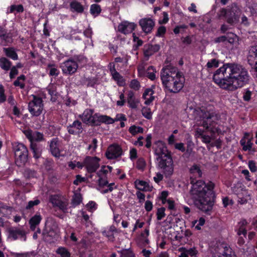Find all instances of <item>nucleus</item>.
<instances>
[{
	"label": "nucleus",
	"instance_id": "obj_42",
	"mask_svg": "<svg viewBox=\"0 0 257 257\" xmlns=\"http://www.w3.org/2000/svg\"><path fill=\"white\" fill-rule=\"evenodd\" d=\"M56 252L61 257H70L71 255L70 253L67 249L63 247H59L57 249Z\"/></svg>",
	"mask_w": 257,
	"mask_h": 257
},
{
	"label": "nucleus",
	"instance_id": "obj_52",
	"mask_svg": "<svg viewBox=\"0 0 257 257\" xmlns=\"http://www.w3.org/2000/svg\"><path fill=\"white\" fill-rule=\"evenodd\" d=\"M137 168L141 170H143L146 167V162L143 158H139L136 164Z\"/></svg>",
	"mask_w": 257,
	"mask_h": 257
},
{
	"label": "nucleus",
	"instance_id": "obj_59",
	"mask_svg": "<svg viewBox=\"0 0 257 257\" xmlns=\"http://www.w3.org/2000/svg\"><path fill=\"white\" fill-rule=\"evenodd\" d=\"M165 209L164 208L162 207L159 209H158L157 213V219L158 220H161L163 218L165 217Z\"/></svg>",
	"mask_w": 257,
	"mask_h": 257
},
{
	"label": "nucleus",
	"instance_id": "obj_56",
	"mask_svg": "<svg viewBox=\"0 0 257 257\" xmlns=\"http://www.w3.org/2000/svg\"><path fill=\"white\" fill-rule=\"evenodd\" d=\"M130 87L135 90H138L140 87V83L136 79L133 80L130 84Z\"/></svg>",
	"mask_w": 257,
	"mask_h": 257
},
{
	"label": "nucleus",
	"instance_id": "obj_6",
	"mask_svg": "<svg viewBox=\"0 0 257 257\" xmlns=\"http://www.w3.org/2000/svg\"><path fill=\"white\" fill-rule=\"evenodd\" d=\"M241 15V11L235 5H232L227 9H222L220 10L219 16L224 17L226 21L231 25L237 23Z\"/></svg>",
	"mask_w": 257,
	"mask_h": 257
},
{
	"label": "nucleus",
	"instance_id": "obj_36",
	"mask_svg": "<svg viewBox=\"0 0 257 257\" xmlns=\"http://www.w3.org/2000/svg\"><path fill=\"white\" fill-rule=\"evenodd\" d=\"M111 74L113 79L116 81L117 84L119 86H123L125 84V81L123 77L117 72L113 71Z\"/></svg>",
	"mask_w": 257,
	"mask_h": 257
},
{
	"label": "nucleus",
	"instance_id": "obj_33",
	"mask_svg": "<svg viewBox=\"0 0 257 257\" xmlns=\"http://www.w3.org/2000/svg\"><path fill=\"white\" fill-rule=\"evenodd\" d=\"M47 90L49 94L51 96V100L55 101L56 99L57 92L56 86L54 84H50L47 87Z\"/></svg>",
	"mask_w": 257,
	"mask_h": 257
},
{
	"label": "nucleus",
	"instance_id": "obj_7",
	"mask_svg": "<svg viewBox=\"0 0 257 257\" xmlns=\"http://www.w3.org/2000/svg\"><path fill=\"white\" fill-rule=\"evenodd\" d=\"M13 149L15 154L16 164L21 166L27 161L28 151L27 148L21 143H14Z\"/></svg>",
	"mask_w": 257,
	"mask_h": 257
},
{
	"label": "nucleus",
	"instance_id": "obj_27",
	"mask_svg": "<svg viewBox=\"0 0 257 257\" xmlns=\"http://www.w3.org/2000/svg\"><path fill=\"white\" fill-rule=\"evenodd\" d=\"M42 219V217L40 214H36L30 219V228L32 230H35L37 228Z\"/></svg>",
	"mask_w": 257,
	"mask_h": 257
},
{
	"label": "nucleus",
	"instance_id": "obj_55",
	"mask_svg": "<svg viewBox=\"0 0 257 257\" xmlns=\"http://www.w3.org/2000/svg\"><path fill=\"white\" fill-rule=\"evenodd\" d=\"M208 68L217 67L218 66V61L215 59H211L207 63Z\"/></svg>",
	"mask_w": 257,
	"mask_h": 257
},
{
	"label": "nucleus",
	"instance_id": "obj_24",
	"mask_svg": "<svg viewBox=\"0 0 257 257\" xmlns=\"http://www.w3.org/2000/svg\"><path fill=\"white\" fill-rule=\"evenodd\" d=\"M154 92L151 88L146 89L143 94V98L145 100L144 103L147 105H149L154 100Z\"/></svg>",
	"mask_w": 257,
	"mask_h": 257
},
{
	"label": "nucleus",
	"instance_id": "obj_64",
	"mask_svg": "<svg viewBox=\"0 0 257 257\" xmlns=\"http://www.w3.org/2000/svg\"><path fill=\"white\" fill-rule=\"evenodd\" d=\"M186 253H187V255H190V256H195L197 253L198 251L195 247L190 248L189 249H186L185 250Z\"/></svg>",
	"mask_w": 257,
	"mask_h": 257
},
{
	"label": "nucleus",
	"instance_id": "obj_29",
	"mask_svg": "<svg viewBox=\"0 0 257 257\" xmlns=\"http://www.w3.org/2000/svg\"><path fill=\"white\" fill-rule=\"evenodd\" d=\"M100 122H103L106 124H112L114 123V120L113 118L110 117V116L104 115H100L97 113V124Z\"/></svg>",
	"mask_w": 257,
	"mask_h": 257
},
{
	"label": "nucleus",
	"instance_id": "obj_1",
	"mask_svg": "<svg viewBox=\"0 0 257 257\" xmlns=\"http://www.w3.org/2000/svg\"><path fill=\"white\" fill-rule=\"evenodd\" d=\"M213 78L221 88L232 91L245 85L248 82L249 75L242 66L226 63L215 71Z\"/></svg>",
	"mask_w": 257,
	"mask_h": 257
},
{
	"label": "nucleus",
	"instance_id": "obj_51",
	"mask_svg": "<svg viewBox=\"0 0 257 257\" xmlns=\"http://www.w3.org/2000/svg\"><path fill=\"white\" fill-rule=\"evenodd\" d=\"M86 207L89 211L93 212L96 209L97 205L95 202L91 201L86 204Z\"/></svg>",
	"mask_w": 257,
	"mask_h": 257
},
{
	"label": "nucleus",
	"instance_id": "obj_58",
	"mask_svg": "<svg viewBox=\"0 0 257 257\" xmlns=\"http://www.w3.org/2000/svg\"><path fill=\"white\" fill-rule=\"evenodd\" d=\"M119 100L116 101V104L117 106H122L124 105V103L125 102L124 95L122 92L119 94Z\"/></svg>",
	"mask_w": 257,
	"mask_h": 257
},
{
	"label": "nucleus",
	"instance_id": "obj_44",
	"mask_svg": "<svg viewBox=\"0 0 257 257\" xmlns=\"http://www.w3.org/2000/svg\"><path fill=\"white\" fill-rule=\"evenodd\" d=\"M82 202V196L80 193L74 194L72 200V204L73 206L79 205Z\"/></svg>",
	"mask_w": 257,
	"mask_h": 257
},
{
	"label": "nucleus",
	"instance_id": "obj_2",
	"mask_svg": "<svg viewBox=\"0 0 257 257\" xmlns=\"http://www.w3.org/2000/svg\"><path fill=\"white\" fill-rule=\"evenodd\" d=\"M191 185L190 193L195 205L204 212L210 211L213 205L214 183L198 180L191 182Z\"/></svg>",
	"mask_w": 257,
	"mask_h": 257
},
{
	"label": "nucleus",
	"instance_id": "obj_22",
	"mask_svg": "<svg viewBox=\"0 0 257 257\" xmlns=\"http://www.w3.org/2000/svg\"><path fill=\"white\" fill-rule=\"evenodd\" d=\"M247 222L245 219H242L238 222L236 226V231L238 236L243 235L244 237H246L247 230L246 226Z\"/></svg>",
	"mask_w": 257,
	"mask_h": 257
},
{
	"label": "nucleus",
	"instance_id": "obj_15",
	"mask_svg": "<svg viewBox=\"0 0 257 257\" xmlns=\"http://www.w3.org/2000/svg\"><path fill=\"white\" fill-rule=\"evenodd\" d=\"M139 25L146 34L150 33L155 26V21L151 18H144L140 20Z\"/></svg>",
	"mask_w": 257,
	"mask_h": 257
},
{
	"label": "nucleus",
	"instance_id": "obj_40",
	"mask_svg": "<svg viewBox=\"0 0 257 257\" xmlns=\"http://www.w3.org/2000/svg\"><path fill=\"white\" fill-rule=\"evenodd\" d=\"M90 12L93 16L96 17L101 12L100 7L98 5L93 4L90 6Z\"/></svg>",
	"mask_w": 257,
	"mask_h": 257
},
{
	"label": "nucleus",
	"instance_id": "obj_10",
	"mask_svg": "<svg viewBox=\"0 0 257 257\" xmlns=\"http://www.w3.org/2000/svg\"><path fill=\"white\" fill-rule=\"evenodd\" d=\"M29 110L33 116H39L44 110V104L42 99L33 96V99L29 103Z\"/></svg>",
	"mask_w": 257,
	"mask_h": 257
},
{
	"label": "nucleus",
	"instance_id": "obj_16",
	"mask_svg": "<svg viewBox=\"0 0 257 257\" xmlns=\"http://www.w3.org/2000/svg\"><path fill=\"white\" fill-rule=\"evenodd\" d=\"M247 60L252 68L257 72V46L250 47Z\"/></svg>",
	"mask_w": 257,
	"mask_h": 257
},
{
	"label": "nucleus",
	"instance_id": "obj_19",
	"mask_svg": "<svg viewBox=\"0 0 257 257\" xmlns=\"http://www.w3.org/2000/svg\"><path fill=\"white\" fill-rule=\"evenodd\" d=\"M26 137L31 142V144H33L34 142L41 141L43 140V135L38 132H32L31 130H27L24 131Z\"/></svg>",
	"mask_w": 257,
	"mask_h": 257
},
{
	"label": "nucleus",
	"instance_id": "obj_39",
	"mask_svg": "<svg viewBox=\"0 0 257 257\" xmlns=\"http://www.w3.org/2000/svg\"><path fill=\"white\" fill-rule=\"evenodd\" d=\"M191 173L194 174L196 176L201 177L202 176V171L200 167L197 165H193L190 169Z\"/></svg>",
	"mask_w": 257,
	"mask_h": 257
},
{
	"label": "nucleus",
	"instance_id": "obj_20",
	"mask_svg": "<svg viewBox=\"0 0 257 257\" xmlns=\"http://www.w3.org/2000/svg\"><path fill=\"white\" fill-rule=\"evenodd\" d=\"M98 183L99 187H102L104 188V190L102 192L104 193L108 192V191H111L114 186V183H110L108 184L107 181L105 177L103 176L98 177Z\"/></svg>",
	"mask_w": 257,
	"mask_h": 257
},
{
	"label": "nucleus",
	"instance_id": "obj_12",
	"mask_svg": "<svg viewBox=\"0 0 257 257\" xmlns=\"http://www.w3.org/2000/svg\"><path fill=\"white\" fill-rule=\"evenodd\" d=\"M122 153V150L120 146L114 144L108 147L105 152V156L107 159L113 160L121 156Z\"/></svg>",
	"mask_w": 257,
	"mask_h": 257
},
{
	"label": "nucleus",
	"instance_id": "obj_18",
	"mask_svg": "<svg viewBox=\"0 0 257 257\" xmlns=\"http://www.w3.org/2000/svg\"><path fill=\"white\" fill-rule=\"evenodd\" d=\"M8 238L11 240H14L17 239H20L23 241L26 240V237L23 231L14 229L8 230Z\"/></svg>",
	"mask_w": 257,
	"mask_h": 257
},
{
	"label": "nucleus",
	"instance_id": "obj_37",
	"mask_svg": "<svg viewBox=\"0 0 257 257\" xmlns=\"http://www.w3.org/2000/svg\"><path fill=\"white\" fill-rule=\"evenodd\" d=\"M0 66L5 70H9L11 66V62L7 58L3 57L0 59Z\"/></svg>",
	"mask_w": 257,
	"mask_h": 257
},
{
	"label": "nucleus",
	"instance_id": "obj_45",
	"mask_svg": "<svg viewBox=\"0 0 257 257\" xmlns=\"http://www.w3.org/2000/svg\"><path fill=\"white\" fill-rule=\"evenodd\" d=\"M68 166L70 169L72 170L74 169L76 167L79 169H82L83 167L82 163L77 162L76 161L69 162L68 163Z\"/></svg>",
	"mask_w": 257,
	"mask_h": 257
},
{
	"label": "nucleus",
	"instance_id": "obj_4",
	"mask_svg": "<svg viewBox=\"0 0 257 257\" xmlns=\"http://www.w3.org/2000/svg\"><path fill=\"white\" fill-rule=\"evenodd\" d=\"M161 78L163 84L170 92H178L183 87L184 78L176 68H163Z\"/></svg>",
	"mask_w": 257,
	"mask_h": 257
},
{
	"label": "nucleus",
	"instance_id": "obj_48",
	"mask_svg": "<svg viewBox=\"0 0 257 257\" xmlns=\"http://www.w3.org/2000/svg\"><path fill=\"white\" fill-rule=\"evenodd\" d=\"M31 148L33 151L34 157L36 159L39 158L41 156L40 150L34 144H31Z\"/></svg>",
	"mask_w": 257,
	"mask_h": 257
},
{
	"label": "nucleus",
	"instance_id": "obj_14",
	"mask_svg": "<svg viewBox=\"0 0 257 257\" xmlns=\"http://www.w3.org/2000/svg\"><path fill=\"white\" fill-rule=\"evenodd\" d=\"M61 67L64 73L70 75L76 71L78 64L74 60L69 59L62 63Z\"/></svg>",
	"mask_w": 257,
	"mask_h": 257
},
{
	"label": "nucleus",
	"instance_id": "obj_57",
	"mask_svg": "<svg viewBox=\"0 0 257 257\" xmlns=\"http://www.w3.org/2000/svg\"><path fill=\"white\" fill-rule=\"evenodd\" d=\"M166 32V27L164 26H160L157 30L156 36L157 37H162L164 35Z\"/></svg>",
	"mask_w": 257,
	"mask_h": 257
},
{
	"label": "nucleus",
	"instance_id": "obj_21",
	"mask_svg": "<svg viewBox=\"0 0 257 257\" xmlns=\"http://www.w3.org/2000/svg\"><path fill=\"white\" fill-rule=\"evenodd\" d=\"M127 102L128 107L132 109L137 108L140 103L139 99L135 97L134 93L132 91L128 92Z\"/></svg>",
	"mask_w": 257,
	"mask_h": 257
},
{
	"label": "nucleus",
	"instance_id": "obj_11",
	"mask_svg": "<svg viewBox=\"0 0 257 257\" xmlns=\"http://www.w3.org/2000/svg\"><path fill=\"white\" fill-rule=\"evenodd\" d=\"M50 201L54 206L58 207L63 211L66 212L68 205V200L65 197L58 195L51 196Z\"/></svg>",
	"mask_w": 257,
	"mask_h": 257
},
{
	"label": "nucleus",
	"instance_id": "obj_9",
	"mask_svg": "<svg viewBox=\"0 0 257 257\" xmlns=\"http://www.w3.org/2000/svg\"><path fill=\"white\" fill-rule=\"evenodd\" d=\"M213 255L214 257H236L230 246L224 242H219L217 245Z\"/></svg>",
	"mask_w": 257,
	"mask_h": 257
},
{
	"label": "nucleus",
	"instance_id": "obj_50",
	"mask_svg": "<svg viewBox=\"0 0 257 257\" xmlns=\"http://www.w3.org/2000/svg\"><path fill=\"white\" fill-rule=\"evenodd\" d=\"M120 257H135V256L131 250L124 249L120 252Z\"/></svg>",
	"mask_w": 257,
	"mask_h": 257
},
{
	"label": "nucleus",
	"instance_id": "obj_8",
	"mask_svg": "<svg viewBox=\"0 0 257 257\" xmlns=\"http://www.w3.org/2000/svg\"><path fill=\"white\" fill-rule=\"evenodd\" d=\"M100 159L97 157L87 156L84 159L82 164L87 172L90 174L87 177L88 178H91L93 176L91 174L95 173L98 169L100 166Z\"/></svg>",
	"mask_w": 257,
	"mask_h": 257
},
{
	"label": "nucleus",
	"instance_id": "obj_28",
	"mask_svg": "<svg viewBox=\"0 0 257 257\" xmlns=\"http://www.w3.org/2000/svg\"><path fill=\"white\" fill-rule=\"evenodd\" d=\"M57 139H53L50 143V147L52 154L55 157L60 156V151L58 148Z\"/></svg>",
	"mask_w": 257,
	"mask_h": 257
},
{
	"label": "nucleus",
	"instance_id": "obj_61",
	"mask_svg": "<svg viewBox=\"0 0 257 257\" xmlns=\"http://www.w3.org/2000/svg\"><path fill=\"white\" fill-rule=\"evenodd\" d=\"M248 166L251 172H255L256 171L257 168L256 166V163L254 161H249L248 163Z\"/></svg>",
	"mask_w": 257,
	"mask_h": 257
},
{
	"label": "nucleus",
	"instance_id": "obj_3",
	"mask_svg": "<svg viewBox=\"0 0 257 257\" xmlns=\"http://www.w3.org/2000/svg\"><path fill=\"white\" fill-rule=\"evenodd\" d=\"M189 112L191 113L193 118L196 121L197 125L202 126L213 134L211 137L203 135L201 137L203 143H209L212 140L215 139L214 135L215 133L218 134L221 133V130L213 120L215 114L214 108L213 106L209 105L206 107L202 106L200 108H189Z\"/></svg>",
	"mask_w": 257,
	"mask_h": 257
},
{
	"label": "nucleus",
	"instance_id": "obj_35",
	"mask_svg": "<svg viewBox=\"0 0 257 257\" xmlns=\"http://www.w3.org/2000/svg\"><path fill=\"white\" fill-rule=\"evenodd\" d=\"M240 144L242 147L243 150L244 151H250L253 145L251 139H248L247 142L244 139H241Z\"/></svg>",
	"mask_w": 257,
	"mask_h": 257
},
{
	"label": "nucleus",
	"instance_id": "obj_13",
	"mask_svg": "<svg viewBox=\"0 0 257 257\" xmlns=\"http://www.w3.org/2000/svg\"><path fill=\"white\" fill-rule=\"evenodd\" d=\"M97 113L93 114V110L91 109H85L79 117L82 121L88 124H97Z\"/></svg>",
	"mask_w": 257,
	"mask_h": 257
},
{
	"label": "nucleus",
	"instance_id": "obj_54",
	"mask_svg": "<svg viewBox=\"0 0 257 257\" xmlns=\"http://www.w3.org/2000/svg\"><path fill=\"white\" fill-rule=\"evenodd\" d=\"M169 195V192L167 191H163L160 194L159 198L162 201V202L163 204H165L166 203V201L168 200L167 199L168 196Z\"/></svg>",
	"mask_w": 257,
	"mask_h": 257
},
{
	"label": "nucleus",
	"instance_id": "obj_25",
	"mask_svg": "<svg viewBox=\"0 0 257 257\" xmlns=\"http://www.w3.org/2000/svg\"><path fill=\"white\" fill-rule=\"evenodd\" d=\"M135 183L136 188L138 190L144 191H151L153 189V186L147 182L136 180Z\"/></svg>",
	"mask_w": 257,
	"mask_h": 257
},
{
	"label": "nucleus",
	"instance_id": "obj_63",
	"mask_svg": "<svg viewBox=\"0 0 257 257\" xmlns=\"http://www.w3.org/2000/svg\"><path fill=\"white\" fill-rule=\"evenodd\" d=\"M40 203L39 199H35L34 200L30 201L28 202V205L26 206L27 209H31L33 206L38 205Z\"/></svg>",
	"mask_w": 257,
	"mask_h": 257
},
{
	"label": "nucleus",
	"instance_id": "obj_38",
	"mask_svg": "<svg viewBox=\"0 0 257 257\" xmlns=\"http://www.w3.org/2000/svg\"><path fill=\"white\" fill-rule=\"evenodd\" d=\"M112 167L109 166H103L101 168L100 171L97 173L98 177L103 176L106 175L112 171Z\"/></svg>",
	"mask_w": 257,
	"mask_h": 257
},
{
	"label": "nucleus",
	"instance_id": "obj_49",
	"mask_svg": "<svg viewBox=\"0 0 257 257\" xmlns=\"http://www.w3.org/2000/svg\"><path fill=\"white\" fill-rule=\"evenodd\" d=\"M25 80V76L21 75L19 77L18 79L14 82V85L16 86H20V88H23L24 87V83L23 81Z\"/></svg>",
	"mask_w": 257,
	"mask_h": 257
},
{
	"label": "nucleus",
	"instance_id": "obj_23",
	"mask_svg": "<svg viewBox=\"0 0 257 257\" xmlns=\"http://www.w3.org/2000/svg\"><path fill=\"white\" fill-rule=\"evenodd\" d=\"M67 128L68 132L73 135L79 134L83 131L81 123L78 120L74 121Z\"/></svg>",
	"mask_w": 257,
	"mask_h": 257
},
{
	"label": "nucleus",
	"instance_id": "obj_46",
	"mask_svg": "<svg viewBox=\"0 0 257 257\" xmlns=\"http://www.w3.org/2000/svg\"><path fill=\"white\" fill-rule=\"evenodd\" d=\"M129 132L132 135L135 136L137 134L143 133V128L140 126L132 125L130 127Z\"/></svg>",
	"mask_w": 257,
	"mask_h": 257
},
{
	"label": "nucleus",
	"instance_id": "obj_53",
	"mask_svg": "<svg viewBox=\"0 0 257 257\" xmlns=\"http://www.w3.org/2000/svg\"><path fill=\"white\" fill-rule=\"evenodd\" d=\"M115 230V228H111L108 231H104L103 232V234L106 237H108V239L112 241L114 239V236L113 234V231Z\"/></svg>",
	"mask_w": 257,
	"mask_h": 257
},
{
	"label": "nucleus",
	"instance_id": "obj_26",
	"mask_svg": "<svg viewBox=\"0 0 257 257\" xmlns=\"http://www.w3.org/2000/svg\"><path fill=\"white\" fill-rule=\"evenodd\" d=\"M159 45H148L144 48V53L145 57L149 58L150 56L158 52L160 50Z\"/></svg>",
	"mask_w": 257,
	"mask_h": 257
},
{
	"label": "nucleus",
	"instance_id": "obj_60",
	"mask_svg": "<svg viewBox=\"0 0 257 257\" xmlns=\"http://www.w3.org/2000/svg\"><path fill=\"white\" fill-rule=\"evenodd\" d=\"M222 203L224 207L233 204V201L228 197L222 198Z\"/></svg>",
	"mask_w": 257,
	"mask_h": 257
},
{
	"label": "nucleus",
	"instance_id": "obj_43",
	"mask_svg": "<svg viewBox=\"0 0 257 257\" xmlns=\"http://www.w3.org/2000/svg\"><path fill=\"white\" fill-rule=\"evenodd\" d=\"M142 113L143 115L147 119H151L152 117V112L148 107H143L142 109Z\"/></svg>",
	"mask_w": 257,
	"mask_h": 257
},
{
	"label": "nucleus",
	"instance_id": "obj_34",
	"mask_svg": "<svg viewBox=\"0 0 257 257\" xmlns=\"http://www.w3.org/2000/svg\"><path fill=\"white\" fill-rule=\"evenodd\" d=\"M226 37V43H228L235 47L237 46L238 44V38L236 35L231 33L228 34Z\"/></svg>",
	"mask_w": 257,
	"mask_h": 257
},
{
	"label": "nucleus",
	"instance_id": "obj_17",
	"mask_svg": "<svg viewBox=\"0 0 257 257\" xmlns=\"http://www.w3.org/2000/svg\"><path fill=\"white\" fill-rule=\"evenodd\" d=\"M137 25L133 22L123 21L118 26V31L124 34L131 33L136 28Z\"/></svg>",
	"mask_w": 257,
	"mask_h": 257
},
{
	"label": "nucleus",
	"instance_id": "obj_32",
	"mask_svg": "<svg viewBox=\"0 0 257 257\" xmlns=\"http://www.w3.org/2000/svg\"><path fill=\"white\" fill-rule=\"evenodd\" d=\"M205 223V219L203 217H200L198 220H195L192 221V226L195 229L200 230L201 229L202 227Z\"/></svg>",
	"mask_w": 257,
	"mask_h": 257
},
{
	"label": "nucleus",
	"instance_id": "obj_31",
	"mask_svg": "<svg viewBox=\"0 0 257 257\" xmlns=\"http://www.w3.org/2000/svg\"><path fill=\"white\" fill-rule=\"evenodd\" d=\"M4 51L7 56L13 60H16L18 59V56L13 48H5Z\"/></svg>",
	"mask_w": 257,
	"mask_h": 257
},
{
	"label": "nucleus",
	"instance_id": "obj_5",
	"mask_svg": "<svg viewBox=\"0 0 257 257\" xmlns=\"http://www.w3.org/2000/svg\"><path fill=\"white\" fill-rule=\"evenodd\" d=\"M154 149L159 167L163 170L166 176L171 175L174 171L173 161L165 143L162 141L156 142Z\"/></svg>",
	"mask_w": 257,
	"mask_h": 257
},
{
	"label": "nucleus",
	"instance_id": "obj_41",
	"mask_svg": "<svg viewBox=\"0 0 257 257\" xmlns=\"http://www.w3.org/2000/svg\"><path fill=\"white\" fill-rule=\"evenodd\" d=\"M156 71L154 67L150 66L147 70V76L152 80L156 78Z\"/></svg>",
	"mask_w": 257,
	"mask_h": 257
},
{
	"label": "nucleus",
	"instance_id": "obj_62",
	"mask_svg": "<svg viewBox=\"0 0 257 257\" xmlns=\"http://www.w3.org/2000/svg\"><path fill=\"white\" fill-rule=\"evenodd\" d=\"M85 180L86 178L85 177H83L79 175H77L76 176V179L74 181L73 183L75 185H78L80 183L85 182Z\"/></svg>",
	"mask_w": 257,
	"mask_h": 257
},
{
	"label": "nucleus",
	"instance_id": "obj_47",
	"mask_svg": "<svg viewBox=\"0 0 257 257\" xmlns=\"http://www.w3.org/2000/svg\"><path fill=\"white\" fill-rule=\"evenodd\" d=\"M24 11V8L22 5H12L9 10V12L10 13H14L15 11H16L18 13L22 12Z\"/></svg>",
	"mask_w": 257,
	"mask_h": 257
},
{
	"label": "nucleus",
	"instance_id": "obj_30",
	"mask_svg": "<svg viewBox=\"0 0 257 257\" xmlns=\"http://www.w3.org/2000/svg\"><path fill=\"white\" fill-rule=\"evenodd\" d=\"M71 11L73 12L81 13L83 12L84 8L83 6L79 2L73 1L70 5Z\"/></svg>",
	"mask_w": 257,
	"mask_h": 257
}]
</instances>
